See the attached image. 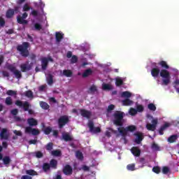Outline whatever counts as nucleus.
Listing matches in <instances>:
<instances>
[{"label":"nucleus","mask_w":179,"mask_h":179,"mask_svg":"<svg viewBox=\"0 0 179 179\" xmlns=\"http://www.w3.org/2000/svg\"><path fill=\"white\" fill-rule=\"evenodd\" d=\"M5 103L6 106H12V104H13L12 98L10 96H8L7 98H6Z\"/></svg>","instance_id":"nucleus-39"},{"label":"nucleus","mask_w":179,"mask_h":179,"mask_svg":"<svg viewBox=\"0 0 179 179\" xmlns=\"http://www.w3.org/2000/svg\"><path fill=\"white\" fill-rule=\"evenodd\" d=\"M7 69L15 75L17 79H20L22 78V73L20 71L16 69V66H13V64L8 65Z\"/></svg>","instance_id":"nucleus-7"},{"label":"nucleus","mask_w":179,"mask_h":179,"mask_svg":"<svg viewBox=\"0 0 179 179\" xmlns=\"http://www.w3.org/2000/svg\"><path fill=\"white\" fill-rule=\"evenodd\" d=\"M134 135L136 136L135 139L136 143H137V145H140L142 141H143V136L142 135V133H136Z\"/></svg>","instance_id":"nucleus-18"},{"label":"nucleus","mask_w":179,"mask_h":179,"mask_svg":"<svg viewBox=\"0 0 179 179\" xmlns=\"http://www.w3.org/2000/svg\"><path fill=\"white\" fill-rule=\"evenodd\" d=\"M153 173H155L156 174H159L160 173V167L159 166H154L152 168Z\"/></svg>","instance_id":"nucleus-52"},{"label":"nucleus","mask_w":179,"mask_h":179,"mask_svg":"<svg viewBox=\"0 0 179 179\" xmlns=\"http://www.w3.org/2000/svg\"><path fill=\"white\" fill-rule=\"evenodd\" d=\"M40 106L41 108H43V110H48V108H50V105H48V103L44 101H41Z\"/></svg>","instance_id":"nucleus-32"},{"label":"nucleus","mask_w":179,"mask_h":179,"mask_svg":"<svg viewBox=\"0 0 179 179\" xmlns=\"http://www.w3.org/2000/svg\"><path fill=\"white\" fill-rule=\"evenodd\" d=\"M21 179H33V178L27 175H24L21 177Z\"/></svg>","instance_id":"nucleus-63"},{"label":"nucleus","mask_w":179,"mask_h":179,"mask_svg":"<svg viewBox=\"0 0 179 179\" xmlns=\"http://www.w3.org/2000/svg\"><path fill=\"white\" fill-rule=\"evenodd\" d=\"M50 166L51 169H57V167L58 166V161H57V159H51L50 161Z\"/></svg>","instance_id":"nucleus-21"},{"label":"nucleus","mask_w":179,"mask_h":179,"mask_svg":"<svg viewBox=\"0 0 179 179\" xmlns=\"http://www.w3.org/2000/svg\"><path fill=\"white\" fill-rule=\"evenodd\" d=\"M5 26V19L2 17H0V27H4Z\"/></svg>","instance_id":"nucleus-56"},{"label":"nucleus","mask_w":179,"mask_h":179,"mask_svg":"<svg viewBox=\"0 0 179 179\" xmlns=\"http://www.w3.org/2000/svg\"><path fill=\"white\" fill-rule=\"evenodd\" d=\"M80 113L84 118H87L89 120V118L92 117V112L87 110L86 109H80Z\"/></svg>","instance_id":"nucleus-15"},{"label":"nucleus","mask_w":179,"mask_h":179,"mask_svg":"<svg viewBox=\"0 0 179 179\" xmlns=\"http://www.w3.org/2000/svg\"><path fill=\"white\" fill-rule=\"evenodd\" d=\"M31 68H33V63L29 64V62L20 65L21 72H27L29 71H31Z\"/></svg>","instance_id":"nucleus-11"},{"label":"nucleus","mask_w":179,"mask_h":179,"mask_svg":"<svg viewBox=\"0 0 179 179\" xmlns=\"http://www.w3.org/2000/svg\"><path fill=\"white\" fill-rule=\"evenodd\" d=\"M158 65H159L162 68H163V69H166V71H167V69H170V66H169V64H167V62L164 61V60H162L158 63Z\"/></svg>","instance_id":"nucleus-19"},{"label":"nucleus","mask_w":179,"mask_h":179,"mask_svg":"<svg viewBox=\"0 0 179 179\" xmlns=\"http://www.w3.org/2000/svg\"><path fill=\"white\" fill-rule=\"evenodd\" d=\"M151 75L153 78H157L160 75L162 80V85L167 86L170 83V80L171 79V76L170 75V71L166 69H162L158 67H155L151 69Z\"/></svg>","instance_id":"nucleus-1"},{"label":"nucleus","mask_w":179,"mask_h":179,"mask_svg":"<svg viewBox=\"0 0 179 179\" xmlns=\"http://www.w3.org/2000/svg\"><path fill=\"white\" fill-rule=\"evenodd\" d=\"M115 108V106L113 105V104H110L108 106V109H107V111L108 113H110V111H113V110H114Z\"/></svg>","instance_id":"nucleus-57"},{"label":"nucleus","mask_w":179,"mask_h":179,"mask_svg":"<svg viewBox=\"0 0 179 179\" xmlns=\"http://www.w3.org/2000/svg\"><path fill=\"white\" fill-rule=\"evenodd\" d=\"M151 149H152V150L159 151L160 150V147H159V145L156 143H153L151 145Z\"/></svg>","instance_id":"nucleus-45"},{"label":"nucleus","mask_w":179,"mask_h":179,"mask_svg":"<svg viewBox=\"0 0 179 179\" xmlns=\"http://www.w3.org/2000/svg\"><path fill=\"white\" fill-rule=\"evenodd\" d=\"M34 26V29H33V30H36L37 31H40V30L43 29V27L41 25L40 23H35Z\"/></svg>","instance_id":"nucleus-42"},{"label":"nucleus","mask_w":179,"mask_h":179,"mask_svg":"<svg viewBox=\"0 0 179 179\" xmlns=\"http://www.w3.org/2000/svg\"><path fill=\"white\" fill-rule=\"evenodd\" d=\"M18 113H19V110L16 108H14L10 111V113L12 114V115H15V117H16V115H17Z\"/></svg>","instance_id":"nucleus-58"},{"label":"nucleus","mask_w":179,"mask_h":179,"mask_svg":"<svg viewBox=\"0 0 179 179\" xmlns=\"http://www.w3.org/2000/svg\"><path fill=\"white\" fill-rule=\"evenodd\" d=\"M88 127L90 129V132H92V134H99L101 132V129L100 127H94L93 121H90L88 122Z\"/></svg>","instance_id":"nucleus-9"},{"label":"nucleus","mask_w":179,"mask_h":179,"mask_svg":"<svg viewBox=\"0 0 179 179\" xmlns=\"http://www.w3.org/2000/svg\"><path fill=\"white\" fill-rule=\"evenodd\" d=\"M45 87H47V85H41L39 87H38V90L40 92H44V90H45Z\"/></svg>","instance_id":"nucleus-61"},{"label":"nucleus","mask_w":179,"mask_h":179,"mask_svg":"<svg viewBox=\"0 0 179 179\" xmlns=\"http://www.w3.org/2000/svg\"><path fill=\"white\" fill-rule=\"evenodd\" d=\"M76 156L78 160H83V154L80 151H77L76 152Z\"/></svg>","instance_id":"nucleus-41"},{"label":"nucleus","mask_w":179,"mask_h":179,"mask_svg":"<svg viewBox=\"0 0 179 179\" xmlns=\"http://www.w3.org/2000/svg\"><path fill=\"white\" fill-rule=\"evenodd\" d=\"M13 15H15V10H13L12 8L8 9L6 13V16L8 19L13 17Z\"/></svg>","instance_id":"nucleus-22"},{"label":"nucleus","mask_w":179,"mask_h":179,"mask_svg":"<svg viewBox=\"0 0 179 179\" xmlns=\"http://www.w3.org/2000/svg\"><path fill=\"white\" fill-rule=\"evenodd\" d=\"M51 155H52V156H56L57 157H58L61 156L62 152H61V150H52L51 152Z\"/></svg>","instance_id":"nucleus-35"},{"label":"nucleus","mask_w":179,"mask_h":179,"mask_svg":"<svg viewBox=\"0 0 179 179\" xmlns=\"http://www.w3.org/2000/svg\"><path fill=\"white\" fill-rule=\"evenodd\" d=\"M1 139H4L5 141H8L9 139V134H8V129L3 128L1 129L0 133Z\"/></svg>","instance_id":"nucleus-14"},{"label":"nucleus","mask_w":179,"mask_h":179,"mask_svg":"<svg viewBox=\"0 0 179 179\" xmlns=\"http://www.w3.org/2000/svg\"><path fill=\"white\" fill-rule=\"evenodd\" d=\"M114 118L113 124L116 127H123L124 125V117H125V113L122 111L116 110L113 115Z\"/></svg>","instance_id":"nucleus-3"},{"label":"nucleus","mask_w":179,"mask_h":179,"mask_svg":"<svg viewBox=\"0 0 179 179\" xmlns=\"http://www.w3.org/2000/svg\"><path fill=\"white\" fill-rule=\"evenodd\" d=\"M123 106H132L134 104V101L129 99H126L122 101Z\"/></svg>","instance_id":"nucleus-27"},{"label":"nucleus","mask_w":179,"mask_h":179,"mask_svg":"<svg viewBox=\"0 0 179 179\" xmlns=\"http://www.w3.org/2000/svg\"><path fill=\"white\" fill-rule=\"evenodd\" d=\"M69 123V117L68 115H62L57 120V124L59 129H62L66 124Z\"/></svg>","instance_id":"nucleus-6"},{"label":"nucleus","mask_w":179,"mask_h":179,"mask_svg":"<svg viewBox=\"0 0 179 179\" xmlns=\"http://www.w3.org/2000/svg\"><path fill=\"white\" fill-rule=\"evenodd\" d=\"M15 106L17 107H19L20 108H23L24 111H28L29 114L31 115L34 114V111L33 110L30 109V103L28 101H22L20 100L15 101Z\"/></svg>","instance_id":"nucleus-5"},{"label":"nucleus","mask_w":179,"mask_h":179,"mask_svg":"<svg viewBox=\"0 0 179 179\" xmlns=\"http://www.w3.org/2000/svg\"><path fill=\"white\" fill-rule=\"evenodd\" d=\"M115 85L116 86H122L124 85V80L120 78H117L115 79Z\"/></svg>","instance_id":"nucleus-36"},{"label":"nucleus","mask_w":179,"mask_h":179,"mask_svg":"<svg viewBox=\"0 0 179 179\" xmlns=\"http://www.w3.org/2000/svg\"><path fill=\"white\" fill-rule=\"evenodd\" d=\"M27 124L29 125V127H25V134H31V135H34V136L40 135V130H38V129L31 128V127H37V125H38V122L37 120L33 117L28 118Z\"/></svg>","instance_id":"nucleus-2"},{"label":"nucleus","mask_w":179,"mask_h":179,"mask_svg":"<svg viewBox=\"0 0 179 179\" xmlns=\"http://www.w3.org/2000/svg\"><path fill=\"white\" fill-rule=\"evenodd\" d=\"M54 83V79L52 78V76L50 75L49 78L48 79V84L52 85Z\"/></svg>","instance_id":"nucleus-55"},{"label":"nucleus","mask_w":179,"mask_h":179,"mask_svg":"<svg viewBox=\"0 0 179 179\" xmlns=\"http://www.w3.org/2000/svg\"><path fill=\"white\" fill-rule=\"evenodd\" d=\"M10 162H12V159H10V157L9 156H6L3 158V164H5V166L10 164Z\"/></svg>","instance_id":"nucleus-28"},{"label":"nucleus","mask_w":179,"mask_h":179,"mask_svg":"<svg viewBox=\"0 0 179 179\" xmlns=\"http://www.w3.org/2000/svg\"><path fill=\"white\" fill-rule=\"evenodd\" d=\"M25 173L28 176H38V173H37V172L33 169L27 170Z\"/></svg>","instance_id":"nucleus-30"},{"label":"nucleus","mask_w":179,"mask_h":179,"mask_svg":"<svg viewBox=\"0 0 179 179\" xmlns=\"http://www.w3.org/2000/svg\"><path fill=\"white\" fill-rule=\"evenodd\" d=\"M29 47H30V43L29 42H24L22 45H18L17 46V50L20 52L22 57L27 58L30 55V52H29Z\"/></svg>","instance_id":"nucleus-4"},{"label":"nucleus","mask_w":179,"mask_h":179,"mask_svg":"<svg viewBox=\"0 0 179 179\" xmlns=\"http://www.w3.org/2000/svg\"><path fill=\"white\" fill-rule=\"evenodd\" d=\"M13 134H15V135H16L17 136H22V131H19L17 130H14Z\"/></svg>","instance_id":"nucleus-60"},{"label":"nucleus","mask_w":179,"mask_h":179,"mask_svg":"<svg viewBox=\"0 0 179 179\" xmlns=\"http://www.w3.org/2000/svg\"><path fill=\"white\" fill-rule=\"evenodd\" d=\"M152 124L148 123L146 124V128L148 131H155L156 129V127L157 126V119H154L152 120Z\"/></svg>","instance_id":"nucleus-12"},{"label":"nucleus","mask_w":179,"mask_h":179,"mask_svg":"<svg viewBox=\"0 0 179 179\" xmlns=\"http://www.w3.org/2000/svg\"><path fill=\"white\" fill-rule=\"evenodd\" d=\"M136 110L137 113H142V112H143V110H144L143 106H142V105L137 106Z\"/></svg>","instance_id":"nucleus-53"},{"label":"nucleus","mask_w":179,"mask_h":179,"mask_svg":"<svg viewBox=\"0 0 179 179\" xmlns=\"http://www.w3.org/2000/svg\"><path fill=\"white\" fill-rule=\"evenodd\" d=\"M177 141V135H172L168 138L169 143H174Z\"/></svg>","instance_id":"nucleus-33"},{"label":"nucleus","mask_w":179,"mask_h":179,"mask_svg":"<svg viewBox=\"0 0 179 179\" xmlns=\"http://www.w3.org/2000/svg\"><path fill=\"white\" fill-rule=\"evenodd\" d=\"M31 15H32V16H38V11L36 10H33L31 13Z\"/></svg>","instance_id":"nucleus-62"},{"label":"nucleus","mask_w":179,"mask_h":179,"mask_svg":"<svg viewBox=\"0 0 179 179\" xmlns=\"http://www.w3.org/2000/svg\"><path fill=\"white\" fill-rule=\"evenodd\" d=\"M73 75L72 71L71 70H64L63 71V76H66V78H71Z\"/></svg>","instance_id":"nucleus-29"},{"label":"nucleus","mask_w":179,"mask_h":179,"mask_svg":"<svg viewBox=\"0 0 179 179\" xmlns=\"http://www.w3.org/2000/svg\"><path fill=\"white\" fill-rule=\"evenodd\" d=\"M131 152L134 156H136V157H139V156H141V150L138 147H133L131 149Z\"/></svg>","instance_id":"nucleus-16"},{"label":"nucleus","mask_w":179,"mask_h":179,"mask_svg":"<svg viewBox=\"0 0 179 179\" xmlns=\"http://www.w3.org/2000/svg\"><path fill=\"white\" fill-rule=\"evenodd\" d=\"M55 38L57 43H61L62 38H64V34L60 32H56Z\"/></svg>","instance_id":"nucleus-23"},{"label":"nucleus","mask_w":179,"mask_h":179,"mask_svg":"<svg viewBox=\"0 0 179 179\" xmlns=\"http://www.w3.org/2000/svg\"><path fill=\"white\" fill-rule=\"evenodd\" d=\"M62 138L65 142H71L72 141V137L68 133L63 134Z\"/></svg>","instance_id":"nucleus-26"},{"label":"nucleus","mask_w":179,"mask_h":179,"mask_svg":"<svg viewBox=\"0 0 179 179\" xmlns=\"http://www.w3.org/2000/svg\"><path fill=\"white\" fill-rule=\"evenodd\" d=\"M129 113L130 114V115H136V114H138V110H136V109L134 108H131L129 109Z\"/></svg>","instance_id":"nucleus-46"},{"label":"nucleus","mask_w":179,"mask_h":179,"mask_svg":"<svg viewBox=\"0 0 179 179\" xmlns=\"http://www.w3.org/2000/svg\"><path fill=\"white\" fill-rule=\"evenodd\" d=\"M127 170L129 171H135V164H130L127 166Z\"/></svg>","instance_id":"nucleus-44"},{"label":"nucleus","mask_w":179,"mask_h":179,"mask_svg":"<svg viewBox=\"0 0 179 179\" xmlns=\"http://www.w3.org/2000/svg\"><path fill=\"white\" fill-rule=\"evenodd\" d=\"M93 73V71L92 69H87L83 73V78H87V76H90Z\"/></svg>","instance_id":"nucleus-25"},{"label":"nucleus","mask_w":179,"mask_h":179,"mask_svg":"<svg viewBox=\"0 0 179 179\" xmlns=\"http://www.w3.org/2000/svg\"><path fill=\"white\" fill-rule=\"evenodd\" d=\"M132 96V94L128 91L123 92L121 94L122 97H126V99H129Z\"/></svg>","instance_id":"nucleus-37"},{"label":"nucleus","mask_w":179,"mask_h":179,"mask_svg":"<svg viewBox=\"0 0 179 179\" xmlns=\"http://www.w3.org/2000/svg\"><path fill=\"white\" fill-rule=\"evenodd\" d=\"M148 108L151 111H156V106L154 103H149L148 106Z\"/></svg>","instance_id":"nucleus-49"},{"label":"nucleus","mask_w":179,"mask_h":179,"mask_svg":"<svg viewBox=\"0 0 179 179\" xmlns=\"http://www.w3.org/2000/svg\"><path fill=\"white\" fill-rule=\"evenodd\" d=\"M50 169H51V166L50 165V164L43 163L42 169L44 171V173H48V171H50Z\"/></svg>","instance_id":"nucleus-24"},{"label":"nucleus","mask_w":179,"mask_h":179,"mask_svg":"<svg viewBox=\"0 0 179 179\" xmlns=\"http://www.w3.org/2000/svg\"><path fill=\"white\" fill-rule=\"evenodd\" d=\"M30 9H33V8H31V7H30V6H29L27 3H25L23 6V12H29Z\"/></svg>","instance_id":"nucleus-48"},{"label":"nucleus","mask_w":179,"mask_h":179,"mask_svg":"<svg viewBox=\"0 0 179 179\" xmlns=\"http://www.w3.org/2000/svg\"><path fill=\"white\" fill-rule=\"evenodd\" d=\"M6 94H8V96H16L17 94V91L9 90L6 92Z\"/></svg>","instance_id":"nucleus-43"},{"label":"nucleus","mask_w":179,"mask_h":179,"mask_svg":"<svg viewBox=\"0 0 179 179\" xmlns=\"http://www.w3.org/2000/svg\"><path fill=\"white\" fill-rule=\"evenodd\" d=\"M102 89L103 90H113V86L109 84H103Z\"/></svg>","instance_id":"nucleus-34"},{"label":"nucleus","mask_w":179,"mask_h":179,"mask_svg":"<svg viewBox=\"0 0 179 179\" xmlns=\"http://www.w3.org/2000/svg\"><path fill=\"white\" fill-rule=\"evenodd\" d=\"M53 148H54V143H49L45 146V149L48 152H51V150H52Z\"/></svg>","instance_id":"nucleus-40"},{"label":"nucleus","mask_w":179,"mask_h":179,"mask_svg":"<svg viewBox=\"0 0 179 179\" xmlns=\"http://www.w3.org/2000/svg\"><path fill=\"white\" fill-rule=\"evenodd\" d=\"M169 127H170V124L169 123H165L163 126H162L159 130V135H164V131H166Z\"/></svg>","instance_id":"nucleus-20"},{"label":"nucleus","mask_w":179,"mask_h":179,"mask_svg":"<svg viewBox=\"0 0 179 179\" xmlns=\"http://www.w3.org/2000/svg\"><path fill=\"white\" fill-rule=\"evenodd\" d=\"M26 97H28L29 99H31L33 97V92L31 90H28L25 92Z\"/></svg>","instance_id":"nucleus-51"},{"label":"nucleus","mask_w":179,"mask_h":179,"mask_svg":"<svg viewBox=\"0 0 179 179\" xmlns=\"http://www.w3.org/2000/svg\"><path fill=\"white\" fill-rule=\"evenodd\" d=\"M117 131L123 138H125V136H127V135H128V131L127 130V127L126 128L122 127H118Z\"/></svg>","instance_id":"nucleus-17"},{"label":"nucleus","mask_w":179,"mask_h":179,"mask_svg":"<svg viewBox=\"0 0 179 179\" xmlns=\"http://www.w3.org/2000/svg\"><path fill=\"white\" fill-rule=\"evenodd\" d=\"M163 174H169L170 173V169L168 166H164L162 168Z\"/></svg>","instance_id":"nucleus-50"},{"label":"nucleus","mask_w":179,"mask_h":179,"mask_svg":"<svg viewBox=\"0 0 179 179\" xmlns=\"http://www.w3.org/2000/svg\"><path fill=\"white\" fill-rule=\"evenodd\" d=\"M43 132L45 135H50L52 132V128L51 127H48L44 129Z\"/></svg>","instance_id":"nucleus-38"},{"label":"nucleus","mask_w":179,"mask_h":179,"mask_svg":"<svg viewBox=\"0 0 179 179\" xmlns=\"http://www.w3.org/2000/svg\"><path fill=\"white\" fill-rule=\"evenodd\" d=\"M127 132H135L136 131V126L130 125L126 127Z\"/></svg>","instance_id":"nucleus-31"},{"label":"nucleus","mask_w":179,"mask_h":179,"mask_svg":"<svg viewBox=\"0 0 179 179\" xmlns=\"http://www.w3.org/2000/svg\"><path fill=\"white\" fill-rule=\"evenodd\" d=\"M27 16H28L27 13H24L22 14V16L18 15L17 17V23H19L20 24H27V23H29V22H27V20H24L27 17Z\"/></svg>","instance_id":"nucleus-10"},{"label":"nucleus","mask_w":179,"mask_h":179,"mask_svg":"<svg viewBox=\"0 0 179 179\" xmlns=\"http://www.w3.org/2000/svg\"><path fill=\"white\" fill-rule=\"evenodd\" d=\"M35 156L37 159H41L42 157H43L44 154H43L41 151H37L35 152Z\"/></svg>","instance_id":"nucleus-47"},{"label":"nucleus","mask_w":179,"mask_h":179,"mask_svg":"<svg viewBox=\"0 0 179 179\" xmlns=\"http://www.w3.org/2000/svg\"><path fill=\"white\" fill-rule=\"evenodd\" d=\"M19 9H20V6H15L14 7V13H19Z\"/></svg>","instance_id":"nucleus-64"},{"label":"nucleus","mask_w":179,"mask_h":179,"mask_svg":"<svg viewBox=\"0 0 179 179\" xmlns=\"http://www.w3.org/2000/svg\"><path fill=\"white\" fill-rule=\"evenodd\" d=\"M71 62L72 64H76V62H78V57L76 55H73L71 59Z\"/></svg>","instance_id":"nucleus-54"},{"label":"nucleus","mask_w":179,"mask_h":179,"mask_svg":"<svg viewBox=\"0 0 179 179\" xmlns=\"http://www.w3.org/2000/svg\"><path fill=\"white\" fill-rule=\"evenodd\" d=\"M41 68L43 71H45V69H47L48 66V62L49 61L50 62H54V59H52V57H42L41 59Z\"/></svg>","instance_id":"nucleus-8"},{"label":"nucleus","mask_w":179,"mask_h":179,"mask_svg":"<svg viewBox=\"0 0 179 179\" xmlns=\"http://www.w3.org/2000/svg\"><path fill=\"white\" fill-rule=\"evenodd\" d=\"M90 92H92V93H94V92H97V87L95 85H92L90 88Z\"/></svg>","instance_id":"nucleus-59"},{"label":"nucleus","mask_w":179,"mask_h":179,"mask_svg":"<svg viewBox=\"0 0 179 179\" xmlns=\"http://www.w3.org/2000/svg\"><path fill=\"white\" fill-rule=\"evenodd\" d=\"M63 173L65 176H72V173H73V170L72 169V166L71 165H66L63 168Z\"/></svg>","instance_id":"nucleus-13"}]
</instances>
